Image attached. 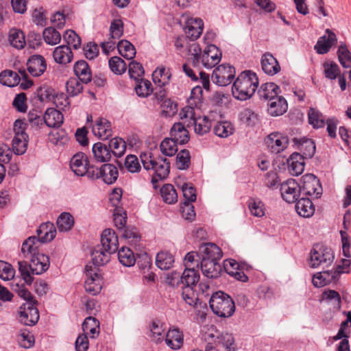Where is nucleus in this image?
<instances>
[{
	"instance_id": "obj_10",
	"label": "nucleus",
	"mask_w": 351,
	"mask_h": 351,
	"mask_svg": "<svg viewBox=\"0 0 351 351\" xmlns=\"http://www.w3.org/2000/svg\"><path fill=\"white\" fill-rule=\"evenodd\" d=\"M300 188V193L306 196L320 197L322 193V187L317 178L312 174L307 173L301 178Z\"/></svg>"
},
{
	"instance_id": "obj_34",
	"label": "nucleus",
	"mask_w": 351,
	"mask_h": 351,
	"mask_svg": "<svg viewBox=\"0 0 351 351\" xmlns=\"http://www.w3.org/2000/svg\"><path fill=\"white\" fill-rule=\"evenodd\" d=\"M183 123H176L170 130V134L178 143L184 144L189 140V132Z\"/></svg>"
},
{
	"instance_id": "obj_49",
	"label": "nucleus",
	"mask_w": 351,
	"mask_h": 351,
	"mask_svg": "<svg viewBox=\"0 0 351 351\" xmlns=\"http://www.w3.org/2000/svg\"><path fill=\"white\" fill-rule=\"evenodd\" d=\"M9 41L16 49H23L25 45L24 33L18 29H11L9 32Z\"/></svg>"
},
{
	"instance_id": "obj_56",
	"label": "nucleus",
	"mask_w": 351,
	"mask_h": 351,
	"mask_svg": "<svg viewBox=\"0 0 351 351\" xmlns=\"http://www.w3.org/2000/svg\"><path fill=\"white\" fill-rule=\"evenodd\" d=\"M43 38L50 45L58 44L61 40V34L53 27H47L43 31Z\"/></svg>"
},
{
	"instance_id": "obj_57",
	"label": "nucleus",
	"mask_w": 351,
	"mask_h": 351,
	"mask_svg": "<svg viewBox=\"0 0 351 351\" xmlns=\"http://www.w3.org/2000/svg\"><path fill=\"white\" fill-rule=\"evenodd\" d=\"M308 116V122L314 128H320L324 126V117L317 110L311 108Z\"/></svg>"
},
{
	"instance_id": "obj_18",
	"label": "nucleus",
	"mask_w": 351,
	"mask_h": 351,
	"mask_svg": "<svg viewBox=\"0 0 351 351\" xmlns=\"http://www.w3.org/2000/svg\"><path fill=\"white\" fill-rule=\"evenodd\" d=\"M37 237L32 236L25 239L21 245L20 256L25 259H31L38 255L40 247Z\"/></svg>"
},
{
	"instance_id": "obj_3",
	"label": "nucleus",
	"mask_w": 351,
	"mask_h": 351,
	"mask_svg": "<svg viewBox=\"0 0 351 351\" xmlns=\"http://www.w3.org/2000/svg\"><path fill=\"white\" fill-rule=\"evenodd\" d=\"M29 261V264L24 261L18 262L21 278L25 283L29 285L33 282V275H40L49 269V258L43 253H39Z\"/></svg>"
},
{
	"instance_id": "obj_20",
	"label": "nucleus",
	"mask_w": 351,
	"mask_h": 351,
	"mask_svg": "<svg viewBox=\"0 0 351 351\" xmlns=\"http://www.w3.org/2000/svg\"><path fill=\"white\" fill-rule=\"evenodd\" d=\"M261 64L263 71L270 76L278 73L281 69L277 59L269 52L262 55Z\"/></svg>"
},
{
	"instance_id": "obj_30",
	"label": "nucleus",
	"mask_w": 351,
	"mask_h": 351,
	"mask_svg": "<svg viewBox=\"0 0 351 351\" xmlns=\"http://www.w3.org/2000/svg\"><path fill=\"white\" fill-rule=\"evenodd\" d=\"M43 119L48 127L58 128L62 124L64 117L60 110L49 108L45 111Z\"/></svg>"
},
{
	"instance_id": "obj_47",
	"label": "nucleus",
	"mask_w": 351,
	"mask_h": 351,
	"mask_svg": "<svg viewBox=\"0 0 351 351\" xmlns=\"http://www.w3.org/2000/svg\"><path fill=\"white\" fill-rule=\"evenodd\" d=\"M56 223L59 232H68L74 225V218L69 213L64 212L58 217Z\"/></svg>"
},
{
	"instance_id": "obj_4",
	"label": "nucleus",
	"mask_w": 351,
	"mask_h": 351,
	"mask_svg": "<svg viewBox=\"0 0 351 351\" xmlns=\"http://www.w3.org/2000/svg\"><path fill=\"white\" fill-rule=\"evenodd\" d=\"M140 158L145 169L154 171L152 178L153 184L158 180L165 179L169 176L170 162L167 158L155 156L151 152L142 153Z\"/></svg>"
},
{
	"instance_id": "obj_39",
	"label": "nucleus",
	"mask_w": 351,
	"mask_h": 351,
	"mask_svg": "<svg viewBox=\"0 0 351 351\" xmlns=\"http://www.w3.org/2000/svg\"><path fill=\"white\" fill-rule=\"evenodd\" d=\"M149 336L156 343H160L163 341L165 330L163 324L159 320H153L149 326Z\"/></svg>"
},
{
	"instance_id": "obj_59",
	"label": "nucleus",
	"mask_w": 351,
	"mask_h": 351,
	"mask_svg": "<svg viewBox=\"0 0 351 351\" xmlns=\"http://www.w3.org/2000/svg\"><path fill=\"white\" fill-rule=\"evenodd\" d=\"M66 89L70 97H75L82 91L83 86L80 79L71 77L66 84Z\"/></svg>"
},
{
	"instance_id": "obj_62",
	"label": "nucleus",
	"mask_w": 351,
	"mask_h": 351,
	"mask_svg": "<svg viewBox=\"0 0 351 351\" xmlns=\"http://www.w3.org/2000/svg\"><path fill=\"white\" fill-rule=\"evenodd\" d=\"M191 164V156L187 149L181 150L176 156V165L178 169L184 170L189 168Z\"/></svg>"
},
{
	"instance_id": "obj_46",
	"label": "nucleus",
	"mask_w": 351,
	"mask_h": 351,
	"mask_svg": "<svg viewBox=\"0 0 351 351\" xmlns=\"http://www.w3.org/2000/svg\"><path fill=\"white\" fill-rule=\"evenodd\" d=\"M119 53L121 56L128 59L132 60L136 55V49L134 46L128 40H120L117 45Z\"/></svg>"
},
{
	"instance_id": "obj_61",
	"label": "nucleus",
	"mask_w": 351,
	"mask_h": 351,
	"mask_svg": "<svg viewBox=\"0 0 351 351\" xmlns=\"http://www.w3.org/2000/svg\"><path fill=\"white\" fill-rule=\"evenodd\" d=\"M49 138L52 143L57 145H63L69 141V136L63 130H56L51 132Z\"/></svg>"
},
{
	"instance_id": "obj_15",
	"label": "nucleus",
	"mask_w": 351,
	"mask_h": 351,
	"mask_svg": "<svg viewBox=\"0 0 351 351\" xmlns=\"http://www.w3.org/2000/svg\"><path fill=\"white\" fill-rule=\"evenodd\" d=\"M280 193L285 201L289 204L294 203L301 195L300 184L295 180L289 179L281 184Z\"/></svg>"
},
{
	"instance_id": "obj_64",
	"label": "nucleus",
	"mask_w": 351,
	"mask_h": 351,
	"mask_svg": "<svg viewBox=\"0 0 351 351\" xmlns=\"http://www.w3.org/2000/svg\"><path fill=\"white\" fill-rule=\"evenodd\" d=\"M202 261L200 254L196 252H190L187 253L184 259L185 269L198 268L199 261Z\"/></svg>"
},
{
	"instance_id": "obj_55",
	"label": "nucleus",
	"mask_w": 351,
	"mask_h": 351,
	"mask_svg": "<svg viewBox=\"0 0 351 351\" xmlns=\"http://www.w3.org/2000/svg\"><path fill=\"white\" fill-rule=\"evenodd\" d=\"M248 208L252 215L255 217H261L265 215V204L259 199L250 198L248 202Z\"/></svg>"
},
{
	"instance_id": "obj_5",
	"label": "nucleus",
	"mask_w": 351,
	"mask_h": 351,
	"mask_svg": "<svg viewBox=\"0 0 351 351\" xmlns=\"http://www.w3.org/2000/svg\"><path fill=\"white\" fill-rule=\"evenodd\" d=\"M179 115L186 127H194V130L197 134L204 135L208 132L211 128L212 123L208 117L197 116L196 110L192 106L184 107Z\"/></svg>"
},
{
	"instance_id": "obj_24",
	"label": "nucleus",
	"mask_w": 351,
	"mask_h": 351,
	"mask_svg": "<svg viewBox=\"0 0 351 351\" xmlns=\"http://www.w3.org/2000/svg\"><path fill=\"white\" fill-rule=\"evenodd\" d=\"M99 246L112 254L117 251L119 240L117 235L113 230L108 228L103 231L101 235V245Z\"/></svg>"
},
{
	"instance_id": "obj_21",
	"label": "nucleus",
	"mask_w": 351,
	"mask_h": 351,
	"mask_svg": "<svg viewBox=\"0 0 351 351\" xmlns=\"http://www.w3.org/2000/svg\"><path fill=\"white\" fill-rule=\"evenodd\" d=\"M92 132L101 140L108 139L112 134L110 122L105 118H97L92 127Z\"/></svg>"
},
{
	"instance_id": "obj_27",
	"label": "nucleus",
	"mask_w": 351,
	"mask_h": 351,
	"mask_svg": "<svg viewBox=\"0 0 351 351\" xmlns=\"http://www.w3.org/2000/svg\"><path fill=\"white\" fill-rule=\"evenodd\" d=\"M287 162L288 171L292 176H299L304 169V156L297 152L293 153Z\"/></svg>"
},
{
	"instance_id": "obj_25",
	"label": "nucleus",
	"mask_w": 351,
	"mask_h": 351,
	"mask_svg": "<svg viewBox=\"0 0 351 351\" xmlns=\"http://www.w3.org/2000/svg\"><path fill=\"white\" fill-rule=\"evenodd\" d=\"M199 254H200L202 261L204 259L218 261L222 256L221 249L213 243L202 244L199 248Z\"/></svg>"
},
{
	"instance_id": "obj_53",
	"label": "nucleus",
	"mask_w": 351,
	"mask_h": 351,
	"mask_svg": "<svg viewBox=\"0 0 351 351\" xmlns=\"http://www.w3.org/2000/svg\"><path fill=\"white\" fill-rule=\"evenodd\" d=\"M28 136H14L12 139V151L16 155L23 154L27 148Z\"/></svg>"
},
{
	"instance_id": "obj_26",
	"label": "nucleus",
	"mask_w": 351,
	"mask_h": 351,
	"mask_svg": "<svg viewBox=\"0 0 351 351\" xmlns=\"http://www.w3.org/2000/svg\"><path fill=\"white\" fill-rule=\"evenodd\" d=\"M53 58L56 63L66 65L73 60V53L69 46L62 45L54 49Z\"/></svg>"
},
{
	"instance_id": "obj_13",
	"label": "nucleus",
	"mask_w": 351,
	"mask_h": 351,
	"mask_svg": "<svg viewBox=\"0 0 351 351\" xmlns=\"http://www.w3.org/2000/svg\"><path fill=\"white\" fill-rule=\"evenodd\" d=\"M235 69L229 64H221L217 66L213 72L212 80L213 83L221 86L230 84L235 76Z\"/></svg>"
},
{
	"instance_id": "obj_11",
	"label": "nucleus",
	"mask_w": 351,
	"mask_h": 351,
	"mask_svg": "<svg viewBox=\"0 0 351 351\" xmlns=\"http://www.w3.org/2000/svg\"><path fill=\"white\" fill-rule=\"evenodd\" d=\"M119 171L116 166L112 164H104L99 168L95 167L89 171V178L92 180L101 179L107 184H112L117 180Z\"/></svg>"
},
{
	"instance_id": "obj_23",
	"label": "nucleus",
	"mask_w": 351,
	"mask_h": 351,
	"mask_svg": "<svg viewBox=\"0 0 351 351\" xmlns=\"http://www.w3.org/2000/svg\"><path fill=\"white\" fill-rule=\"evenodd\" d=\"M28 72L34 77H38L43 74L47 69V63L43 56L40 55L32 56L27 62Z\"/></svg>"
},
{
	"instance_id": "obj_43",
	"label": "nucleus",
	"mask_w": 351,
	"mask_h": 351,
	"mask_svg": "<svg viewBox=\"0 0 351 351\" xmlns=\"http://www.w3.org/2000/svg\"><path fill=\"white\" fill-rule=\"evenodd\" d=\"M336 271H324L314 274L312 279L313 285L316 287H322L330 283L337 276Z\"/></svg>"
},
{
	"instance_id": "obj_35",
	"label": "nucleus",
	"mask_w": 351,
	"mask_h": 351,
	"mask_svg": "<svg viewBox=\"0 0 351 351\" xmlns=\"http://www.w3.org/2000/svg\"><path fill=\"white\" fill-rule=\"evenodd\" d=\"M74 73L77 79L85 84L90 82L91 72L88 63L85 60H80L75 62L73 67Z\"/></svg>"
},
{
	"instance_id": "obj_41",
	"label": "nucleus",
	"mask_w": 351,
	"mask_h": 351,
	"mask_svg": "<svg viewBox=\"0 0 351 351\" xmlns=\"http://www.w3.org/2000/svg\"><path fill=\"white\" fill-rule=\"evenodd\" d=\"M174 262V256L168 251H160L156 254V265L161 270L169 269Z\"/></svg>"
},
{
	"instance_id": "obj_38",
	"label": "nucleus",
	"mask_w": 351,
	"mask_h": 351,
	"mask_svg": "<svg viewBox=\"0 0 351 351\" xmlns=\"http://www.w3.org/2000/svg\"><path fill=\"white\" fill-rule=\"evenodd\" d=\"M171 77V73L169 68L165 66L158 67L152 74L154 82L162 87L168 84Z\"/></svg>"
},
{
	"instance_id": "obj_31",
	"label": "nucleus",
	"mask_w": 351,
	"mask_h": 351,
	"mask_svg": "<svg viewBox=\"0 0 351 351\" xmlns=\"http://www.w3.org/2000/svg\"><path fill=\"white\" fill-rule=\"evenodd\" d=\"M218 261L204 259L201 261V269L202 274L208 278H216L220 274L221 265Z\"/></svg>"
},
{
	"instance_id": "obj_7",
	"label": "nucleus",
	"mask_w": 351,
	"mask_h": 351,
	"mask_svg": "<svg viewBox=\"0 0 351 351\" xmlns=\"http://www.w3.org/2000/svg\"><path fill=\"white\" fill-rule=\"evenodd\" d=\"M202 338L206 343L213 346L221 345L226 351H236L237 346L233 335L228 332L220 333L215 328L210 327L202 334Z\"/></svg>"
},
{
	"instance_id": "obj_52",
	"label": "nucleus",
	"mask_w": 351,
	"mask_h": 351,
	"mask_svg": "<svg viewBox=\"0 0 351 351\" xmlns=\"http://www.w3.org/2000/svg\"><path fill=\"white\" fill-rule=\"evenodd\" d=\"M163 201L169 204H174L178 200V193L172 184H165L160 189Z\"/></svg>"
},
{
	"instance_id": "obj_2",
	"label": "nucleus",
	"mask_w": 351,
	"mask_h": 351,
	"mask_svg": "<svg viewBox=\"0 0 351 351\" xmlns=\"http://www.w3.org/2000/svg\"><path fill=\"white\" fill-rule=\"evenodd\" d=\"M258 85L256 74L251 71H245L234 81L232 88V95L235 99L245 101L254 95Z\"/></svg>"
},
{
	"instance_id": "obj_19",
	"label": "nucleus",
	"mask_w": 351,
	"mask_h": 351,
	"mask_svg": "<svg viewBox=\"0 0 351 351\" xmlns=\"http://www.w3.org/2000/svg\"><path fill=\"white\" fill-rule=\"evenodd\" d=\"M337 40L335 34L330 29H326L324 35L318 39L315 45V50L319 54H325L336 43Z\"/></svg>"
},
{
	"instance_id": "obj_9",
	"label": "nucleus",
	"mask_w": 351,
	"mask_h": 351,
	"mask_svg": "<svg viewBox=\"0 0 351 351\" xmlns=\"http://www.w3.org/2000/svg\"><path fill=\"white\" fill-rule=\"evenodd\" d=\"M85 274L86 279L84 283V288L86 292L91 295L98 294L102 288L104 280L97 267H93L91 265H87L85 267Z\"/></svg>"
},
{
	"instance_id": "obj_51",
	"label": "nucleus",
	"mask_w": 351,
	"mask_h": 351,
	"mask_svg": "<svg viewBox=\"0 0 351 351\" xmlns=\"http://www.w3.org/2000/svg\"><path fill=\"white\" fill-rule=\"evenodd\" d=\"M214 133L221 138H227L233 134L234 128L229 121H221L214 126Z\"/></svg>"
},
{
	"instance_id": "obj_40",
	"label": "nucleus",
	"mask_w": 351,
	"mask_h": 351,
	"mask_svg": "<svg viewBox=\"0 0 351 351\" xmlns=\"http://www.w3.org/2000/svg\"><path fill=\"white\" fill-rule=\"evenodd\" d=\"M280 88L274 83H265L262 84L258 90L259 97L265 100L270 101L278 96Z\"/></svg>"
},
{
	"instance_id": "obj_63",
	"label": "nucleus",
	"mask_w": 351,
	"mask_h": 351,
	"mask_svg": "<svg viewBox=\"0 0 351 351\" xmlns=\"http://www.w3.org/2000/svg\"><path fill=\"white\" fill-rule=\"evenodd\" d=\"M12 287L14 291L17 293L18 295L25 300L26 302H34L33 295L24 285H20L14 280L12 282Z\"/></svg>"
},
{
	"instance_id": "obj_22",
	"label": "nucleus",
	"mask_w": 351,
	"mask_h": 351,
	"mask_svg": "<svg viewBox=\"0 0 351 351\" xmlns=\"http://www.w3.org/2000/svg\"><path fill=\"white\" fill-rule=\"evenodd\" d=\"M204 22L200 18H189L186 20L184 32L192 40L197 39L202 34Z\"/></svg>"
},
{
	"instance_id": "obj_50",
	"label": "nucleus",
	"mask_w": 351,
	"mask_h": 351,
	"mask_svg": "<svg viewBox=\"0 0 351 351\" xmlns=\"http://www.w3.org/2000/svg\"><path fill=\"white\" fill-rule=\"evenodd\" d=\"M118 258L119 262L125 267L133 266L136 263L134 252L128 247H122L118 251Z\"/></svg>"
},
{
	"instance_id": "obj_12",
	"label": "nucleus",
	"mask_w": 351,
	"mask_h": 351,
	"mask_svg": "<svg viewBox=\"0 0 351 351\" xmlns=\"http://www.w3.org/2000/svg\"><path fill=\"white\" fill-rule=\"evenodd\" d=\"M39 312L35 302H25L18 310L19 321L26 326H34L39 319Z\"/></svg>"
},
{
	"instance_id": "obj_28",
	"label": "nucleus",
	"mask_w": 351,
	"mask_h": 351,
	"mask_svg": "<svg viewBox=\"0 0 351 351\" xmlns=\"http://www.w3.org/2000/svg\"><path fill=\"white\" fill-rule=\"evenodd\" d=\"M36 233L40 244V243H47L53 240L56 237V229L52 223H44L38 227Z\"/></svg>"
},
{
	"instance_id": "obj_16",
	"label": "nucleus",
	"mask_w": 351,
	"mask_h": 351,
	"mask_svg": "<svg viewBox=\"0 0 351 351\" xmlns=\"http://www.w3.org/2000/svg\"><path fill=\"white\" fill-rule=\"evenodd\" d=\"M163 341L170 349L178 350L184 344L183 332L178 327L171 326L165 332Z\"/></svg>"
},
{
	"instance_id": "obj_1",
	"label": "nucleus",
	"mask_w": 351,
	"mask_h": 351,
	"mask_svg": "<svg viewBox=\"0 0 351 351\" xmlns=\"http://www.w3.org/2000/svg\"><path fill=\"white\" fill-rule=\"evenodd\" d=\"M188 53L194 66H201L206 69L215 67L221 60V50L215 45L208 44L202 51L197 43H192L187 46Z\"/></svg>"
},
{
	"instance_id": "obj_17",
	"label": "nucleus",
	"mask_w": 351,
	"mask_h": 351,
	"mask_svg": "<svg viewBox=\"0 0 351 351\" xmlns=\"http://www.w3.org/2000/svg\"><path fill=\"white\" fill-rule=\"evenodd\" d=\"M265 143L271 153L278 154L287 148L289 139L281 133L273 132L267 136Z\"/></svg>"
},
{
	"instance_id": "obj_29",
	"label": "nucleus",
	"mask_w": 351,
	"mask_h": 351,
	"mask_svg": "<svg viewBox=\"0 0 351 351\" xmlns=\"http://www.w3.org/2000/svg\"><path fill=\"white\" fill-rule=\"evenodd\" d=\"M295 210L298 214L304 218H308L315 213V206L308 197H302L295 202Z\"/></svg>"
},
{
	"instance_id": "obj_45",
	"label": "nucleus",
	"mask_w": 351,
	"mask_h": 351,
	"mask_svg": "<svg viewBox=\"0 0 351 351\" xmlns=\"http://www.w3.org/2000/svg\"><path fill=\"white\" fill-rule=\"evenodd\" d=\"M182 298L187 304L191 306H196L202 299L199 298L196 288L190 287H182Z\"/></svg>"
},
{
	"instance_id": "obj_58",
	"label": "nucleus",
	"mask_w": 351,
	"mask_h": 351,
	"mask_svg": "<svg viewBox=\"0 0 351 351\" xmlns=\"http://www.w3.org/2000/svg\"><path fill=\"white\" fill-rule=\"evenodd\" d=\"M340 64L344 68H351V52L345 44H341L337 51Z\"/></svg>"
},
{
	"instance_id": "obj_36",
	"label": "nucleus",
	"mask_w": 351,
	"mask_h": 351,
	"mask_svg": "<svg viewBox=\"0 0 351 351\" xmlns=\"http://www.w3.org/2000/svg\"><path fill=\"white\" fill-rule=\"evenodd\" d=\"M199 280V274L196 269H185L180 278L182 287L197 288V283Z\"/></svg>"
},
{
	"instance_id": "obj_54",
	"label": "nucleus",
	"mask_w": 351,
	"mask_h": 351,
	"mask_svg": "<svg viewBox=\"0 0 351 351\" xmlns=\"http://www.w3.org/2000/svg\"><path fill=\"white\" fill-rule=\"evenodd\" d=\"M177 144L173 138H166L160 145V151L165 156H172L178 152Z\"/></svg>"
},
{
	"instance_id": "obj_32",
	"label": "nucleus",
	"mask_w": 351,
	"mask_h": 351,
	"mask_svg": "<svg viewBox=\"0 0 351 351\" xmlns=\"http://www.w3.org/2000/svg\"><path fill=\"white\" fill-rule=\"evenodd\" d=\"M288 106L285 98L278 96L268 103V112L272 116H280L287 110Z\"/></svg>"
},
{
	"instance_id": "obj_8",
	"label": "nucleus",
	"mask_w": 351,
	"mask_h": 351,
	"mask_svg": "<svg viewBox=\"0 0 351 351\" xmlns=\"http://www.w3.org/2000/svg\"><path fill=\"white\" fill-rule=\"evenodd\" d=\"M334 255L330 248L323 244L314 245L310 253L308 265L312 268L328 267L331 265Z\"/></svg>"
},
{
	"instance_id": "obj_33",
	"label": "nucleus",
	"mask_w": 351,
	"mask_h": 351,
	"mask_svg": "<svg viewBox=\"0 0 351 351\" xmlns=\"http://www.w3.org/2000/svg\"><path fill=\"white\" fill-rule=\"evenodd\" d=\"M92 152L97 162H106L111 159L112 155L110 148L104 143L100 142L95 143Z\"/></svg>"
},
{
	"instance_id": "obj_42",
	"label": "nucleus",
	"mask_w": 351,
	"mask_h": 351,
	"mask_svg": "<svg viewBox=\"0 0 351 351\" xmlns=\"http://www.w3.org/2000/svg\"><path fill=\"white\" fill-rule=\"evenodd\" d=\"M21 75L11 70H5L0 73V83L8 87H14L20 84Z\"/></svg>"
},
{
	"instance_id": "obj_60",
	"label": "nucleus",
	"mask_w": 351,
	"mask_h": 351,
	"mask_svg": "<svg viewBox=\"0 0 351 351\" xmlns=\"http://www.w3.org/2000/svg\"><path fill=\"white\" fill-rule=\"evenodd\" d=\"M108 64L110 70L117 75L125 73L127 69L125 61L118 56L112 57L108 61Z\"/></svg>"
},
{
	"instance_id": "obj_14",
	"label": "nucleus",
	"mask_w": 351,
	"mask_h": 351,
	"mask_svg": "<svg viewBox=\"0 0 351 351\" xmlns=\"http://www.w3.org/2000/svg\"><path fill=\"white\" fill-rule=\"evenodd\" d=\"M70 167L77 176H86L89 178V171L93 170V166L88 165L86 155L82 152L75 154L70 160Z\"/></svg>"
},
{
	"instance_id": "obj_37",
	"label": "nucleus",
	"mask_w": 351,
	"mask_h": 351,
	"mask_svg": "<svg viewBox=\"0 0 351 351\" xmlns=\"http://www.w3.org/2000/svg\"><path fill=\"white\" fill-rule=\"evenodd\" d=\"M112 254L102 247L97 246L91 253L93 267H98L106 264L110 261Z\"/></svg>"
},
{
	"instance_id": "obj_44",
	"label": "nucleus",
	"mask_w": 351,
	"mask_h": 351,
	"mask_svg": "<svg viewBox=\"0 0 351 351\" xmlns=\"http://www.w3.org/2000/svg\"><path fill=\"white\" fill-rule=\"evenodd\" d=\"M82 329L85 335H88L90 338H95L99 333V323L93 317L85 319L82 324Z\"/></svg>"
},
{
	"instance_id": "obj_6",
	"label": "nucleus",
	"mask_w": 351,
	"mask_h": 351,
	"mask_svg": "<svg viewBox=\"0 0 351 351\" xmlns=\"http://www.w3.org/2000/svg\"><path fill=\"white\" fill-rule=\"evenodd\" d=\"M209 304L213 312L221 317H229L235 311V304L230 296L223 291L212 294Z\"/></svg>"
},
{
	"instance_id": "obj_48",
	"label": "nucleus",
	"mask_w": 351,
	"mask_h": 351,
	"mask_svg": "<svg viewBox=\"0 0 351 351\" xmlns=\"http://www.w3.org/2000/svg\"><path fill=\"white\" fill-rule=\"evenodd\" d=\"M108 147L110 148L111 155L114 154L116 157L122 156L126 150V143L125 141L118 137L112 138Z\"/></svg>"
}]
</instances>
